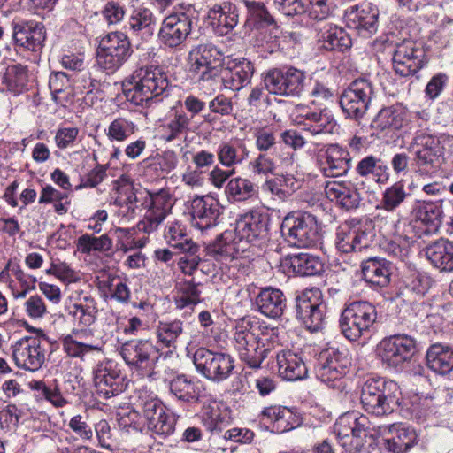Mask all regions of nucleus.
<instances>
[{"mask_svg":"<svg viewBox=\"0 0 453 453\" xmlns=\"http://www.w3.org/2000/svg\"><path fill=\"white\" fill-rule=\"evenodd\" d=\"M261 416L263 420L273 423V430L277 433H284L294 427L289 422V419L292 418V412L286 407H266L262 411Z\"/></svg>","mask_w":453,"mask_h":453,"instance_id":"obj_50","label":"nucleus"},{"mask_svg":"<svg viewBox=\"0 0 453 453\" xmlns=\"http://www.w3.org/2000/svg\"><path fill=\"white\" fill-rule=\"evenodd\" d=\"M210 13L212 19L218 20L219 26L226 29V33L234 29L239 22L237 7L230 2L215 4Z\"/></svg>","mask_w":453,"mask_h":453,"instance_id":"obj_52","label":"nucleus"},{"mask_svg":"<svg viewBox=\"0 0 453 453\" xmlns=\"http://www.w3.org/2000/svg\"><path fill=\"white\" fill-rule=\"evenodd\" d=\"M95 394L103 399H109L123 390L122 378L111 362L97 365L94 372Z\"/></svg>","mask_w":453,"mask_h":453,"instance_id":"obj_27","label":"nucleus"},{"mask_svg":"<svg viewBox=\"0 0 453 453\" xmlns=\"http://www.w3.org/2000/svg\"><path fill=\"white\" fill-rule=\"evenodd\" d=\"M191 225L203 232L215 226L221 214L219 201L211 196H196L191 202Z\"/></svg>","mask_w":453,"mask_h":453,"instance_id":"obj_26","label":"nucleus"},{"mask_svg":"<svg viewBox=\"0 0 453 453\" xmlns=\"http://www.w3.org/2000/svg\"><path fill=\"white\" fill-rule=\"evenodd\" d=\"M118 423L121 429L146 433L145 421L134 409L122 410L118 413Z\"/></svg>","mask_w":453,"mask_h":453,"instance_id":"obj_60","label":"nucleus"},{"mask_svg":"<svg viewBox=\"0 0 453 453\" xmlns=\"http://www.w3.org/2000/svg\"><path fill=\"white\" fill-rule=\"evenodd\" d=\"M427 367L440 375L449 374L453 370V349L441 342L432 344L426 356Z\"/></svg>","mask_w":453,"mask_h":453,"instance_id":"obj_34","label":"nucleus"},{"mask_svg":"<svg viewBox=\"0 0 453 453\" xmlns=\"http://www.w3.org/2000/svg\"><path fill=\"white\" fill-rule=\"evenodd\" d=\"M373 237V225L371 220L351 219L337 227L335 246L342 253L357 252L368 248Z\"/></svg>","mask_w":453,"mask_h":453,"instance_id":"obj_8","label":"nucleus"},{"mask_svg":"<svg viewBox=\"0 0 453 453\" xmlns=\"http://www.w3.org/2000/svg\"><path fill=\"white\" fill-rule=\"evenodd\" d=\"M412 212L415 219L426 226L431 232L437 231L441 225L443 215L441 200L418 202Z\"/></svg>","mask_w":453,"mask_h":453,"instance_id":"obj_41","label":"nucleus"},{"mask_svg":"<svg viewBox=\"0 0 453 453\" xmlns=\"http://www.w3.org/2000/svg\"><path fill=\"white\" fill-rule=\"evenodd\" d=\"M183 333V322L180 319L172 321H159L156 334L157 343L161 347L176 348V342Z\"/></svg>","mask_w":453,"mask_h":453,"instance_id":"obj_49","label":"nucleus"},{"mask_svg":"<svg viewBox=\"0 0 453 453\" xmlns=\"http://www.w3.org/2000/svg\"><path fill=\"white\" fill-rule=\"evenodd\" d=\"M369 425L366 416L351 411L340 416L334 429L341 446L347 452L357 453L365 445Z\"/></svg>","mask_w":453,"mask_h":453,"instance_id":"obj_9","label":"nucleus"},{"mask_svg":"<svg viewBox=\"0 0 453 453\" xmlns=\"http://www.w3.org/2000/svg\"><path fill=\"white\" fill-rule=\"evenodd\" d=\"M317 291L306 290L296 298V318L311 332L319 331L325 319L326 304L319 302Z\"/></svg>","mask_w":453,"mask_h":453,"instance_id":"obj_20","label":"nucleus"},{"mask_svg":"<svg viewBox=\"0 0 453 453\" xmlns=\"http://www.w3.org/2000/svg\"><path fill=\"white\" fill-rule=\"evenodd\" d=\"M242 3L247 9L245 27L253 29L274 23L273 16L269 13L263 2L242 0Z\"/></svg>","mask_w":453,"mask_h":453,"instance_id":"obj_44","label":"nucleus"},{"mask_svg":"<svg viewBox=\"0 0 453 453\" xmlns=\"http://www.w3.org/2000/svg\"><path fill=\"white\" fill-rule=\"evenodd\" d=\"M280 233L285 241L297 248H311L320 241L316 218L307 212L288 213L282 220Z\"/></svg>","mask_w":453,"mask_h":453,"instance_id":"obj_4","label":"nucleus"},{"mask_svg":"<svg viewBox=\"0 0 453 453\" xmlns=\"http://www.w3.org/2000/svg\"><path fill=\"white\" fill-rule=\"evenodd\" d=\"M350 362L337 349L322 350L315 364L316 376L332 388H341V380L349 372Z\"/></svg>","mask_w":453,"mask_h":453,"instance_id":"obj_13","label":"nucleus"},{"mask_svg":"<svg viewBox=\"0 0 453 453\" xmlns=\"http://www.w3.org/2000/svg\"><path fill=\"white\" fill-rule=\"evenodd\" d=\"M406 110L400 104L383 107L372 121V127L379 131L401 129L407 123Z\"/></svg>","mask_w":453,"mask_h":453,"instance_id":"obj_37","label":"nucleus"},{"mask_svg":"<svg viewBox=\"0 0 453 453\" xmlns=\"http://www.w3.org/2000/svg\"><path fill=\"white\" fill-rule=\"evenodd\" d=\"M199 251L200 246L197 244L181 252L183 256L180 257L178 266L183 273L192 275L197 269L201 262Z\"/></svg>","mask_w":453,"mask_h":453,"instance_id":"obj_64","label":"nucleus"},{"mask_svg":"<svg viewBox=\"0 0 453 453\" xmlns=\"http://www.w3.org/2000/svg\"><path fill=\"white\" fill-rule=\"evenodd\" d=\"M146 431L158 436L166 437L175 430V419L167 414L165 406L157 398L147 400L142 404Z\"/></svg>","mask_w":453,"mask_h":453,"instance_id":"obj_25","label":"nucleus"},{"mask_svg":"<svg viewBox=\"0 0 453 453\" xmlns=\"http://www.w3.org/2000/svg\"><path fill=\"white\" fill-rule=\"evenodd\" d=\"M201 291L198 284L192 280H186L180 286V294L175 298V304L178 309L193 307L201 302Z\"/></svg>","mask_w":453,"mask_h":453,"instance_id":"obj_61","label":"nucleus"},{"mask_svg":"<svg viewBox=\"0 0 453 453\" xmlns=\"http://www.w3.org/2000/svg\"><path fill=\"white\" fill-rule=\"evenodd\" d=\"M250 329V323L244 319L236 325L234 337V348L241 361L249 367L257 369L266 358V353L265 349L258 343L256 334Z\"/></svg>","mask_w":453,"mask_h":453,"instance_id":"obj_18","label":"nucleus"},{"mask_svg":"<svg viewBox=\"0 0 453 453\" xmlns=\"http://www.w3.org/2000/svg\"><path fill=\"white\" fill-rule=\"evenodd\" d=\"M362 273L368 283L385 287L390 281L391 264L385 258L371 257L363 263Z\"/></svg>","mask_w":453,"mask_h":453,"instance_id":"obj_40","label":"nucleus"},{"mask_svg":"<svg viewBox=\"0 0 453 453\" xmlns=\"http://www.w3.org/2000/svg\"><path fill=\"white\" fill-rule=\"evenodd\" d=\"M145 193L146 196L142 205L146 211L137 227L139 231L150 234L157 229L171 212L173 203L169 188H160L157 191L145 189Z\"/></svg>","mask_w":453,"mask_h":453,"instance_id":"obj_12","label":"nucleus"},{"mask_svg":"<svg viewBox=\"0 0 453 453\" xmlns=\"http://www.w3.org/2000/svg\"><path fill=\"white\" fill-rule=\"evenodd\" d=\"M97 303L91 296H85L69 309V315L81 326L93 325L97 317Z\"/></svg>","mask_w":453,"mask_h":453,"instance_id":"obj_43","label":"nucleus"},{"mask_svg":"<svg viewBox=\"0 0 453 453\" xmlns=\"http://www.w3.org/2000/svg\"><path fill=\"white\" fill-rule=\"evenodd\" d=\"M4 79L11 90L19 92L27 82V67L20 64L9 65Z\"/></svg>","mask_w":453,"mask_h":453,"instance_id":"obj_62","label":"nucleus"},{"mask_svg":"<svg viewBox=\"0 0 453 453\" xmlns=\"http://www.w3.org/2000/svg\"><path fill=\"white\" fill-rule=\"evenodd\" d=\"M399 388L393 380L382 378L367 380L362 387L361 403L369 413L384 416L392 413L399 405Z\"/></svg>","mask_w":453,"mask_h":453,"instance_id":"obj_3","label":"nucleus"},{"mask_svg":"<svg viewBox=\"0 0 453 453\" xmlns=\"http://www.w3.org/2000/svg\"><path fill=\"white\" fill-rule=\"evenodd\" d=\"M226 193L237 201H244L256 194V186L250 180L238 177L229 180Z\"/></svg>","mask_w":453,"mask_h":453,"instance_id":"obj_56","label":"nucleus"},{"mask_svg":"<svg viewBox=\"0 0 453 453\" xmlns=\"http://www.w3.org/2000/svg\"><path fill=\"white\" fill-rule=\"evenodd\" d=\"M279 374L287 380H298L306 378L308 368L297 354L287 350L276 357Z\"/></svg>","mask_w":453,"mask_h":453,"instance_id":"obj_35","label":"nucleus"},{"mask_svg":"<svg viewBox=\"0 0 453 453\" xmlns=\"http://www.w3.org/2000/svg\"><path fill=\"white\" fill-rule=\"evenodd\" d=\"M256 304L263 315L277 319L282 316L287 307V299L280 289L267 287L259 291L256 297Z\"/></svg>","mask_w":453,"mask_h":453,"instance_id":"obj_30","label":"nucleus"},{"mask_svg":"<svg viewBox=\"0 0 453 453\" xmlns=\"http://www.w3.org/2000/svg\"><path fill=\"white\" fill-rule=\"evenodd\" d=\"M162 128L163 139L167 142L180 140L182 136L195 131L191 118L181 108H173Z\"/></svg>","mask_w":453,"mask_h":453,"instance_id":"obj_33","label":"nucleus"},{"mask_svg":"<svg viewBox=\"0 0 453 453\" xmlns=\"http://www.w3.org/2000/svg\"><path fill=\"white\" fill-rule=\"evenodd\" d=\"M254 71L252 62L242 58L229 63L227 67L219 71V75L226 88L239 91L250 82Z\"/></svg>","mask_w":453,"mask_h":453,"instance_id":"obj_29","label":"nucleus"},{"mask_svg":"<svg viewBox=\"0 0 453 453\" xmlns=\"http://www.w3.org/2000/svg\"><path fill=\"white\" fill-rule=\"evenodd\" d=\"M426 258L441 271H453V242L441 238L425 249Z\"/></svg>","mask_w":453,"mask_h":453,"instance_id":"obj_36","label":"nucleus"},{"mask_svg":"<svg viewBox=\"0 0 453 453\" xmlns=\"http://www.w3.org/2000/svg\"><path fill=\"white\" fill-rule=\"evenodd\" d=\"M77 246L82 253L88 254L91 251L110 250L112 246V242L107 234L96 237L86 234L78 238Z\"/></svg>","mask_w":453,"mask_h":453,"instance_id":"obj_57","label":"nucleus"},{"mask_svg":"<svg viewBox=\"0 0 453 453\" xmlns=\"http://www.w3.org/2000/svg\"><path fill=\"white\" fill-rule=\"evenodd\" d=\"M196 370L205 379L221 382L230 377L234 369V358L227 353L197 349L193 355Z\"/></svg>","mask_w":453,"mask_h":453,"instance_id":"obj_11","label":"nucleus"},{"mask_svg":"<svg viewBox=\"0 0 453 453\" xmlns=\"http://www.w3.org/2000/svg\"><path fill=\"white\" fill-rule=\"evenodd\" d=\"M119 354L131 370L149 373L159 357L157 349L148 340H130L119 348Z\"/></svg>","mask_w":453,"mask_h":453,"instance_id":"obj_16","label":"nucleus"},{"mask_svg":"<svg viewBox=\"0 0 453 453\" xmlns=\"http://www.w3.org/2000/svg\"><path fill=\"white\" fill-rule=\"evenodd\" d=\"M356 173L362 178L372 175L377 182H384L388 179V166L381 158L370 155L362 158L356 166Z\"/></svg>","mask_w":453,"mask_h":453,"instance_id":"obj_45","label":"nucleus"},{"mask_svg":"<svg viewBox=\"0 0 453 453\" xmlns=\"http://www.w3.org/2000/svg\"><path fill=\"white\" fill-rule=\"evenodd\" d=\"M117 197L115 198L114 204L119 207H127V205H137L138 198L134 192V188L132 181L122 176L115 182Z\"/></svg>","mask_w":453,"mask_h":453,"instance_id":"obj_59","label":"nucleus"},{"mask_svg":"<svg viewBox=\"0 0 453 453\" xmlns=\"http://www.w3.org/2000/svg\"><path fill=\"white\" fill-rule=\"evenodd\" d=\"M326 196L346 211L357 209L361 201L356 188L343 181H329L325 186Z\"/></svg>","mask_w":453,"mask_h":453,"instance_id":"obj_32","label":"nucleus"},{"mask_svg":"<svg viewBox=\"0 0 453 453\" xmlns=\"http://www.w3.org/2000/svg\"><path fill=\"white\" fill-rule=\"evenodd\" d=\"M220 53L211 44H199L188 53L189 72L197 81H210L219 75Z\"/></svg>","mask_w":453,"mask_h":453,"instance_id":"obj_15","label":"nucleus"},{"mask_svg":"<svg viewBox=\"0 0 453 453\" xmlns=\"http://www.w3.org/2000/svg\"><path fill=\"white\" fill-rule=\"evenodd\" d=\"M12 40L16 47L38 52L43 48L46 40L45 27L35 20L12 23Z\"/></svg>","mask_w":453,"mask_h":453,"instance_id":"obj_24","label":"nucleus"},{"mask_svg":"<svg viewBox=\"0 0 453 453\" xmlns=\"http://www.w3.org/2000/svg\"><path fill=\"white\" fill-rule=\"evenodd\" d=\"M132 53L128 36L120 31L111 32L99 42L96 63L101 69L112 73L123 65Z\"/></svg>","mask_w":453,"mask_h":453,"instance_id":"obj_6","label":"nucleus"},{"mask_svg":"<svg viewBox=\"0 0 453 453\" xmlns=\"http://www.w3.org/2000/svg\"><path fill=\"white\" fill-rule=\"evenodd\" d=\"M316 159L319 169L326 177L345 175L351 167L349 151L337 144H329L319 150Z\"/></svg>","mask_w":453,"mask_h":453,"instance_id":"obj_23","label":"nucleus"},{"mask_svg":"<svg viewBox=\"0 0 453 453\" xmlns=\"http://www.w3.org/2000/svg\"><path fill=\"white\" fill-rule=\"evenodd\" d=\"M216 153L222 166L234 169L249 157L250 150L243 142L231 140L220 142Z\"/></svg>","mask_w":453,"mask_h":453,"instance_id":"obj_38","label":"nucleus"},{"mask_svg":"<svg viewBox=\"0 0 453 453\" xmlns=\"http://www.w3.org/2000/svg\"><path fill=\"white\" fill-rule=\"evenodd\" d=\"M44 339L40 337H24L13 346L12 356L18 367L35 372L44 363Z\"/></svg>","mask_w":453,"mask_h":453,"instance_id":"obj_21","label":"nucleus"},{"mask_svg":"<svg viewBox=\"0 0 453 453\" xmlns=\"http://www.w3.org/2000/svg\"><path fill=\"white\" fill-rule=\"evenodd\" d=\"M171 393L180 401L196 403L200 399V388L197 382L188 379L186 375H178L169 383Z\"/></svg>","mask_w":453,"mask_h":453,"instance_id":"obj_42","label":"nucleus"},{"mask_svg":"<svg viewBox=\"0 0 453 453\" xmlns=\"http://www.w3.org/2000/svg\"><path fill=\"white\" fill-rule=\"evenodd\" d=\"M170 90L168 75L158 66H142L126 78L124 94L135 105L150 107L162 101Z\"/></svg>","mask_w":453,"mask_h":453,"instance_id":"obj_2","label":"nucleus"},{"mask_svg":"<svg viewBox=\"0 0 453 453\" xmlns=\"http://www.w3.org/2000/svg\"><path fill=\"white\" fill-rule=\"evenodd\" d=\"M290 265L296 274L312 276L319 274L324 268L320 259L308 253H300L290 258Z\"/></svg>","mask_w":453,"mask_h":453,"instance_id":"obj_51","label":"nucleus"},{"mask_svg":"<svg viewBox=\"0 0 453 453\" xmlns=\"http://www.w3.org/2000/svg\"><path fill=\"white\" fill-rule=\"evenodd\" d=\"M136 130L137 126L133 120L119 117L110 123L106 135L110 141L124 142Z\"/></svg>","mask_w":453,"mask_h":453,"instance_id":"obj_53","label":"nucleus"},{"mask_svg":"<svg viewBox=\"0 0 453 453\" xmlns=\"http://www.w3.org/2000/svg\"><path fill=\"white\" fill-rule=\"evenodd\" d=\"M377 351L384 365L396 368L411 361L416 352V341L407 334H395L380 341Z\"/></svg>","mask_w":453,"mask_h":453,"instance_id":"obj_17","label":"nucleus"},{"mask_svg":"<svg viewBox=\"0 0 453 453\" xmlns=\"http://www.w3.org/2000/svg\"><path fill=\"white\" fill-rule=\"evenodd\" d=\"M193 18L184 12H174L166 16L158 32L162 44L170 49L181 46L193 29Z\"/></svg>","mask_w":453,"mask_h":453,"instance_id":"obj_19","label":"nucleus"},{"mask_svg":"<svg viewBox=\"0 0 453 453\" xmlns=\"http://www.w3.org/2000/svg\"><path fill=\"white\" fill-rule=\"evenodd\" d=\"M154 23L153 12L142 4L133 8L126 27L134 35H138L142 31L150 32Z\"/></svg>","mask_w":453,"mask_h":453,"instance_id":"obj_48","label":"nucleus"},{"mask_svg":"<svg viewBox=\"0 0 453 453\" xmlns=\"http://www.w3.org/2000/svg\"><path fill=\"white\" fill-rule=\"evenodd\" d=\"M374 95L373 82L367 77L357 78L342 92L339 104L346 118L358 121L365 115Z\"/></svg>","mask_w":453,"mask_h":453,"instance_id":"obj_7","label":"nucleus"},{"mask_svg":"<svg viewBox=\"0 0 453 453\" xmlns=\"http://www.w3.org/2000/svg\"><path fill=\"white\" fill-rule=\"evenodd\" d=\"M409 149L413 154V164L423 173L436 171L444 160V149L440 139L422 131L416 133Z\"/></svg>","mask_w":453,"mask_h":453,"instance_id":"obj_10","label":"nucleus"},{"mask_svg":"<svg viewBox=\"0 0 453 453\" xmlns=\"http://www.w3.org/2000/svg\"><path fill=\"white\" fill-rule=\"evenodd\" d=\"M296 121L299 124L311 125L309 129L314 134H320L324 128V120L321 111H312L303 105H297L296 107Z\"/></svg>","mask_w":453,"mask_h":453,"instance_id":"obj_58","label":"nucleus"},{"mask_svg":"<svg viewBox=\"0 0 453 453\" xmlns=\"http://www.w3.org/2000/svg\"><path fill=\"white\" fill-rule=\"evenodd\" d=\"M377 319V310L366 301H354L342 311L339 326L343 336L356 342L369 333Z\"/></svg>","mask_w":453,"mask_h":453,"instance_id":"obj_5","label":"nucleus"},{"mask_svg":"<svg viewBox=\"0 0 453 453\" xmlns=\"http://www.w3.org/2000/svg\"><path fill=\"white\" fill-rule=\"evenodd\" d=\"M378 12L369 4L353 7L347 13V20L349 27L357 29L358 33L369 37L377 31Z\"/></svg>","mask_w":453,"mask_h":453,"instance_id":"obj_31","label":"nucleus"},{"mask_svg":"<svg viewBox=\"0 0 453 453\" xmlns=\"http://www.w3.org/2000/svg\"><path fill=\"white\" fill-rule=\"evenodd\" d=\"M63 349L67 356L74 358L83 357L93 351H102L99 344H90L78 341L73 334H67L62 339Z\"/></svg>","mask_w":453,"mask_h":453,"instance_id":"obj_54","label":"nucleus"},{"mask_svg":"<svg viewBox=\"0 0 453 453\" xmlns=\"http://www.w3.org/2000/svg\"><path fill=\"white\" fill-rule=\"evenodd\" d=\"M424 50L413 41H403L397 44L393 58V69L402 77L415 74L424 65Z\"/></svg>","mask_w":453,"mask_h":453,"instance_id":"obj_22","label":"nucleus"},{"mask_svg":"<svg viewBox=\"0 0 453 453\" xmlns=\"http://www.w3.org/2000/svg\"><path fill=\"white\" fill-rule=\"evenodd\" d=\"M167 243L180 252H183L193 246L197 245L188 236L184 227L180 224L170 226L165 234Z\"/></svg>","mask_w":453,"mask_h":453,"instance_id":"obj_55","label":"nucleus"},{"mask_svg":"<svg viewBox=\"0 0 453 453\" xmlns=\"http://www.w3.org/2000/svg\"><path fill=\"white\" fill-rule=\"evenodd\" d=\"M279 12L286 16L308 13L310 19L323 21L329 16L326 0H274Z\"/></svg>","mask_w":453,"mask_h":453,"instance_id":"obj_28","label":"nucleus"},{"mask_svg":"<svg viewBox=\"0 0 453 453\" xmlns=\"http://www.w3.org/2000/svg\"><path fill=\"white\" fill-rule=\"evenodd\" d=\"M418 441V434L414 429L401 427L397 429L395 436L385 440V447L392 453H407Z\"/></svg>","mask_w":453,"mask_h":453,"instance_id":"obj_46","label":"nucleus"},{"mask_svg":"<svg viewBox=\"0 0 453 453\" xmlns=\"http://www.w3.org/2000/svg\"><path fill=\"white\" fill-rule=\"evenodd\" d=\"M410 196L404 182L396 181L382 192L380 207L388 212H393Z\"/></svg>","mask_w":453,"mask_h":453,"instance_id":"obj_47","label":"nucleus"},{"mask_svg":"<svg viewBox=\"0 0 453 453\" xmlns=\"http://www.w3.org/2000/svg\"><path fill=\"white\" fill-rule=\"evenodd\" d=\"M387 233L394 234L396 239H402L409 245L414 242L418 236L412 222L401 219L396 221L392 220V226L387 230Z\"/></svg>","mask_w":453,"mask_h":453,"instance_id":"obj_63","label":"nucleus"},{"mask_svg":"<svg viewBox=\"0 0 453 453\" xmlns=\"http://www.w3.org/2000/svg\"><path fill=\"white\" fill-rule=\"evenodd\" d=\"M269 240L268 221L258 212L247 213L235 222V226L224 231L210 246L211 253L234 257V252L244 251L248 243L260 246Z\"/></svg>","mask_w":453,"mask_h":453,"instance_id":"obj_1","label":"nucleus"},{"mask_svg":"<svg viewBox=\"0 0 453 453\" xmlns=\"http://www.w3.org/2000/svg\"><path fill=\"white\" fill-rule=\"evenodd\" d=\"M319 41L326 50L343 52L350 49L352 41L349 35L341 27L326 23L319 29Z\"/></svg>","mask_w":453,"mask_h":453,"instance_id":"obj_39","label":"nucleus"},{"mask_svg":"<svg viewBox=\"0 0 453 453\" xmlns=\"http://www.w3.org/2000/svg\"><path fill=\"white\" fill-rule=\"evenodd\" d=\"M305 74L295 67L286 70L273 68L269 70L264 83L269 93L281 96H300L304 88Z\"/></svg>","mask_w":453,"mask_h":453,"instance_id":"obj_14","label":"nucleus"}]
</instances>
